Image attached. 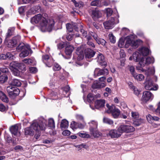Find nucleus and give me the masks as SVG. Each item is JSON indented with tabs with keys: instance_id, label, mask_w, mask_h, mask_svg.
Listing matches in <instances>:
<instances>
[{
	"instance_id": "1",
	"label": "nucleus",
	"mask_w": 160,
	"mask_h": 160,
	"mask_svg": "<svg viewBox=\"0 0 160 160\" xmlns=\"http://www.w3.org/2000/svg\"><path fill=\"white\" fill-rule=\"evenodd\" d=\"M31 22L33 24L39 23L41 30L43 32L51 31L54 24L53 20H49L45 15L40 14L36 15L32 18Z\"/></svg>"
},
{
	"instance_id": "35",
	"label": "nucleus",
	"mask_w": 160,
	"mask_h": 160,
	"mask_svg": "<svg viewBox=\"0 0 160 160\" xmlns=\"http://www.w3.org/2000/svg\"><path fill=\"white\" fill-rule=\"evenodd\" d=\"M90 132L91 134L95 138L99 137L102 135L101 133L97 131L96 129L94 131H91Z\"/></svg>"
},
{
	"instance_id": "18",
	"label": "nucleus",
	"mask_w": 160,
	"mask_h": 160,
	"mask_svg": "<svg viewBox=\"0 0 160 160\" xmlns=\"http://www.w3.org/2000/svg\"><path fill=\"white\" fill-rule=\"evenodd\" d=\"M26 49L31 50V48L29 45L28 44L25 45L24 43H20L17 48L16 50L18 52H22Z\"/></svg>"
},
{
	"instance_id": "17",
	"label": "nucleus",
	"mask_w": 160,
	"mask_h": 160,
	"mask_svg": "<svg viewBox=\"0 0 160 160\" xmlns=\"http://www.w3.org/2000/svg\"><path fill=\"white\" fill-rule=\"evenodd\" d=\"M108 135L112 138H117L121 136V133L118 131V130L116 129H112L110 131Z\"/></svg>"
},
{
	"instance_id": "32",
	"label": "nucleus",
	"mask_w": 160,
	"mask_h": 160,
	"mask_svg": "<svg viewBox=\"0 0 160 160\" xmlns=\"http://www.w3.org/2000/svg\"><path fill=\"white\" fill-rule=\"evenodd\" d=\"M0 98L2 100L5 102H8V99L5 94L2 91H0Z\"/></svg>"
},
{
	"instance_id": "25",
	"label": "nucleus",
	"mask_w": 160,
	"mask_h": 160,
	"mask_svg": "<svg viewBox=\"0 0 160 160\" xmlns=\"http://www.w3.org/2000/svg\"><path fill=\"white\" fill-rule=\"evenodd\" d=\"M74 49L73 46L70 45L69 43V44L67 45L65 48V52L67 55H70Z\"/></svg>"
},
{
	"instance_id": "14",
	"label": "nucleus",
	"mask_w": 160,
	"mask_h": 160,
	"mask_svg": "<svg viewBox=\"0 0 160 160\" xmlns=\"http://www.w3.org/2000/svg\"><path fill=\"white\" fill-rule=\"evenodd\" d=\"M108 73V70L107 69H100L96 68L94 70V75L95 77H96L101 75H107Z\"/></svg>"
},
{
	"instance_id": "56",
	"label": "nucleus",
	"mask_w": 160,
	"mask_h": 160,
	"mask_svg": "<svg viewBox=\"0 0 160 160\" xmlns=\"http://www.w3.org/2000/svg\"><path fill=\"white\" fill-rule=\"evenodd\" d=\"M146 118L148 122H152V121L153 116H152L150 114H148L146 116Z\"/></svg>"
},
{
	"instance_id": "31",
	"label": "nucleus",
	"mask_w": 160,
	"mask_h": 160,
	"mask_svg": "<svg viewBox=\"0 0 160 160\" xmlns=\"http://www.w3.org/2000/svg\"><path fill=\"white\" fill-rule=\"evenodd\" d=\"M31 50H30L26 49L21 52L19 54V56L22 58H24L27 57L28 55L29 52H31Z\"/></svg>"
},
{
	"instance_id": "53",
	"label": "nucleus",
	"mask_w": 160,
	"mask_h": 160,
	"mask_svg": "<svg viewBox=\"0 0 160 160\" xmlns=\"http://www.w3.org/2000/svg\"><path fill=\"white\" fill-rule=\"evenodd\" d=\"M66 27L67 29L68 32H71L72 31V27L71 24L69 23H67L66 25Z\"/></svg>"
},
{
	"instance_id": "9",
	"label": "nucleus",
	"mask_w": 160,
	"mask_h": 160,
	"mask_svg": "<svg viewBox=\"0 0 160 160\" xmlns=\"http://www.w3.org/2000/svg\"><path fill=\"white\" fill-rule=\"evenodd\" d=\"M6 90L9 96L11 97H15L19 93V90L17 87L10 85L7 87Z\"/></svg>"
},
{
	"instance_id": "21",
	"label": "nucleus",
	"mask_w": 160,
	"mask_h": 160,
	"mask_svg": "<svg viewBox=\"0 0 160 160\" xmlns=\"http://www.w3.org/2000/svg\"><path fill=\"white\" fill-rule=\"evenodd\" d=\"M76 53L78 55V57H77V60L78 61H80L83 58V52L82 49L81 48L78 47L77 48Z\"/></svg>"
},
{
	"instance_id": "24",
	"label": "nucleus",
	"mask_w": 160,
	"mask_h": 160,
	"mask_svg": "<svg viewBox=\"0 0 160 160\" xmlns=\"http://www.w3.org/2000/svg\"><path fill=\"white\" fill-rule=\"evenodd\" d=\"M102 16L101 12L98 10H93L92 12V16L94 20H96Z\"/></svg>"
},
{
	"instance_id": "48",
	"label": "nucleus",
	"mask_w": 160,
	"mask_h": 160,
	"mask_svg": "<svg viewBox=\"0 0 160 160\" xmlns=\"http://www.w3.org/2000/svg\"><path fill=\"white\" fill-rule=\"evenodd\" d=\"M23 61L27 64H31L33 63L34 61L33 60L29 58L24 59L23 60Z\"/></svg>"
},
{
	"instance_id": "58",
	"label": "nucleus",
	"mask_w": 160,
	"mask_h": 160,
	"mask_svg": "<svg viewBox=\"0 0 160 160\" xmlns=\"http://www.w3.org/2000/svg\"><path fill=\"white\" fill-rule=\"evenodd\" d=\"M132 116L134 118H138L139 117L138 113L137 112H132Z\"/></svg>"
},
{
	"instance_id": "47",
	"label": "nucleus",
	"mask_w": 160,
	"mask_h": 160,
	"mask_svg": "<svg viewBox=\"0 0 160 160\" xmlns=\"http://www.w3.org/2000/svg\"><path fill=\"white\" fill-rule=\"evenodd\" d=\"M78 134L80 137L82 138H88L90 137L89 134H87L86 133L82 132H79L78 133Z\"/></svg>"
},
{
	"instance_id": "30",
	"label": "nucleus",
	"mask_w": 160,
	"mask_h": 160,
	"mask_svg": "<svg viewBox=\"0 0 160 160\" xmlns=\"http://www.w3.org/2000/svg\"><path fill=\"white\" fill-rule=\"evenodd\" d=\"M102 4L101 3V0H95L92 1L91 3V5L92 6H97L98 7H102Z\"/></svg>"
},
{
	"instance_id": "22",
	"label": "nucleus",
	"mask_w": 160,
	"mask_h": 160,
	"mask_svg": "<svg viewBox=\"0 0 160 160\" xmlns=\"http://www.w3.org/2000/svg\"><path fill=\"white\" fill-rule=\"evenodd\" d=\"M19 38L20 37L19 36L13 38L8 42V47L11 48L14 47L17 43L18 41L19 40Z\"/></svg>"
},
{
	"instance_id": "6",
	"label": "nucleus",
	"mask_w": 160,
	"mask_h": 160,
	"mask_svg": "<svg viewBox=\"0 0 160 160\" xmlns=\"http://www.w3.org/2000/svg\"><path fill=\"white\" fill-rule=\"evenodd\" d=\"M119 16L118 15H117V17L114 18L111 17L110 20L104 22L103 25L106 29H109L112 28L115 24L119 22L118 18Z\"/></svg>"
},
{
	"instance_id": "42",
	"label": "nucleus",
	"mask_w": 160,
	"mask_h": 160,
	"mask_svg": "<svg viewBox=\"0 0 160 160\" xmlns=\"http://www.w3.org/2000/svg\"><path fill=\"white\" fill-rule=\"evenodd\" d=\"M109 39L111 42L114 43L116 42V38L112 33H110L108 35Z\"/></svg>"
},
{
	"instance_id": "41",
	"label": "nucleus",
	"mask_w": 160,
	"mask_h": 160,
	"mask_svg": "<svg viewBox=\"0 0 160 160\" xmlns=\"http://www.w3.org/2000/svg\"><path fill=\"white\" fill-rule=\"evenodd\" d=\"M143 122L144 120L140 118L135 120L133 122V123L136 126H139Z\"/></svg>"
},
{
	"instance_id": "51",
	"label": "nucleus",
	"mask_w": 160,
	"mask_h": 160,
	"mask_svg": "<svg viewBox=\"0 0 160 160\" xmlns=\"http://www.w3.org/2000/svg\"><path fill=\"white\" fill-rule=\"evenodd\" d=\"M124 40L122 39H120L118 42V46L120 48H122L124 46Z\"/></svg>"
},
{
	"instance_id": "26",
	"label": "nucleus",
	"mask_w": 160,
	"mask_h": 160,
	"mask_svg": "<svg viewBox=\"0 0 160 160\" xmlns=\"http://www.w3.org/2000/svg\"><path fill=\"white\" fill-rule=\"evenodd\" d=\"M104 58L103 55L101 53L98 54L97 57V61L100 64H103V65H105L106 64L105 62H104Z\"/></svg>"
},
{
	"instance_id": "55",
	"label": "nucleus",
	"mask_w": 160,
	"mask_h": 160,
	"mask_svg": "<svg viewBox=\"0 0 160 160\" xmlns=\"http://www.w3.org/2000/svg\"><path fill=\"white\" fill-rule=\"evenodd\" d=\"M29 70L31 73H35L37 71L36 68L33 67H30L29 68Z\"/></svg>"
},
{
	"instance_id": "19",
	"label": "nucleus",
	"mask_w": 160,
	"mask_h": 160,
	"mask_svg": "<svg viewBox=\"0 0 160 160\" xmlns=\"http://www.w3.org/2000/svg\"><path fill=\"white\" fill-rule=\"evenodd\" d=\"M105 100L103 99L98 100L95 103V106L96 108L99 109L104 106Z\"/></svg>"
},
{
	"instance_id": "36",
	"label": "nucleus",
	"mask_w": 160,
	"mask_h": 160,
	"mask_svg": "<svg viewBox=\"0 0 160 160\" xmlns=\"http://www.w3.org/2000/svg\"><path fill=\"white\" fill-rule=\"evenodd\" d=\"M103 122L104 123H107L110 125H112L113 124V121L110 118L104 117L103 119Z\"/></svg>"
},
{
	"instance_id": "11",
	"label": "nucleus",
	"mask_w": 160,
	"mask_h": 160,
	"mask_svg": "<svg viewBox=\"0 0 160 160\" xmlns=\"http://www.w3.org/2000/svg\"><path fill=\"white\" fill-rule=\"evenodd\" d=\"M42 60L46 65L49 67H51L53 62V59L52 58H50L48 55L42 56Z\"/></svg>"
},
{
	"instance_id": "46",
	"label": "nucleus",
	"mask_w": 160,
	"mask_h": 160,
	"mask_svg": "<svg viewBox=\"0 0 160 160\" xmlns=\"http://www.w3.org/2000/svg\"><path fill=\"white\" fill-rule=\"evenodd\" d=\"M70 127L73 130H74L78 128V123L73 121L71 123Z\"/></svg>"
},
{
	"instance_id": "39",
	"label": "nucleus",
	"mask_w": 160,
	"mask_h": 160,
	"mask_svg": "<svg viewBox=\"0 0 160 160\" xmlns=\"http://www.w3.org/2000/svg\"><path fill=\"white\" fill-rule=\"evenodd\" d=\"M48 126L51 128H55L54 121L53 118H50L48 119Z\"/></svg>"
},
{
	"instance_id": "2",
	"label": "nucleus",
	"mask_w": 160,
	"mask_h": 160,
	"mask_svg": "<svg viewBox=\"0 0 160 160\" xmlns=\"http://www.w3.org/2000/svg\"><path fill=\"white\" fill-rule=\"evenodd\" d=\"M139 55V54L137 52L133 53L132 55L129 58V60L130 61L133 60L136 62H138L140 66L137 67V69L143 72L144 70L142 68V67L150 64L153 63L154 62V59L153 57H148L147 58L142 57L140 59Z\"/></svg>"
},
{
	"instance_id": "45",
	"label": "nucleus",
	"mask_w": 160,
	"mask_h": 160,
	"mask_svg": "<svg viewBox=\"0 0 160 160\" xmlns=\"http://www.w3.org/2000/svg\"><path fill=\"white\" fill-rule=\"evenodd\" d=\"M96 42L99 44H101L102 46H104L106 42L103 39L99 38L98 40H97Z\"/></svg>"
},
{
	"instance_id": "43",
	"label": "nucleus",
	"mask_w": 160,
	"mask_h": 160,
	"mask_svg": "<svg viewBox=\"0 0 160 160\" xmlns=\"http://www.w3.org/2000/svg\"><path fill=\"white\" fill-rule=\"evenodd\" d=\"M14 30L15 28L14 27L9 28L8 29V32L7 34V37H9L12 35L14 31Z\"/></svg>"
},
{
	"instance_id": "20",
	"label": "nucleus",
	"mask_w": 160,
	"mask_h": 160,
	"mask_svg": "<svg viewBox=\"0 0 160 160\" xmlns=\"http://www.w3.org/2000/svg\"><path fill=\"white\" fill-rule=\"evenodd\" d=\"M85 55L86 58H90L93 57L95 54V52L89 48L86 49L85 50Z\"/></svg>"
},
{
	"instance_id": "15",
	"label": "nucleus",
	"mask_w": 160,
	"mask_h": 160,
	"mask_svg": "<svg viewBox=\"0 0 160 160\" xmlns=\"http://www.w3.org/2000/svg\"><path fill=\"white\" fill-rule=\"evenodd\" d=\"M11 66L12 67H15L22 71H25L26 70V66L23 63H18L17 62L13 61L11 63Z\"/></svg>"
},
{
	"instance_id": "57",
	"label": "nucleus",
	"mask_w": 160,
	"mask_h": 160,
	"mask_svg": "<svg viewBox=\"0 0 160 160\" xmlns=\"http://www.w3.org/2000/svg\"><path fill=\"white\" fill-rule=\"evenodd\" d=\"M129 68L130 72L132 76H133V75L136 74L134 72V67L132 66H129Z\"/></svg>"
},
{
	"instance_id": "16",
	"label": "nucleus",
	"mask_w": 160,
	"mask_h": 160,
	"mask_svg": "<svg viewBox=\"0 0 160 160\" xmlns=\"http://www.w3.org/2000/svg\"><path fill=\"white\" fill-rule=\"evenodd\" d=\"M106 86V84L104 82L95 81L93 82L92 85V88L94 89H100L105 87Z\"/></svg>"
},
{
	"instance_id": "34",
	"label": "nucleus",
	"mask_w": 160,
	"mask_h": 160,
	"mask_svg": "<svg viewBox=\"0 0 160 160\" xmlns=\"http://www.w3.org/2000/svg\"><path fill=\"white\" fill-rule=\"evenodd\" d=\"M133 77L135 79L140 81H142L144 78V76L142 74L137 75L136 73L135 75H133Z\"/></svg>"
},
{
	"instance_id": "63",
	"label": "nucleus",
	"mask_w": 160,
	"mask_h": 160,
	"mask_svg": "<svg viewBox=\"0 0 160 160\" xmlns=\"http://www.w3.org/2000/svg\"><path fill=\"white\" fill-rule=\"evenodd\" d=\"M40 130H41V129H39V130L37 131V132H35V133H36L35 135V137L37 139H38L40 136V133L39 132Z\"/></svg>"
},
{
	"instance_id": "62",
	"label": "nucleus",
	"mask_w": 160,
	"mask_h": 160,
	"mask_svg": "<svg viewBox=\"0 0 160 160\" xmlns=\"http://www.w3.org/2000/svg\"><path fill=\"white\" fill-rule=\"evenodd\" d=\"M120 55L121 58H124L125 57L126 55L124 51L123 50H121L120 51Z\"/></svg>"
},
{
	"instance_id": "27",
	"label": "nucleus",
	"mask_w": 160,
	"mask_h": 160,
	"mask_svg": "<svg viewBox=\"0 0 160 160\" xmlns=\"http://www.w3.org/2000/svg\"><path fill=\"white\" fill-rule=\"evenodd\" d=\"M10 69L12 72L13 74L15 76H19L20 74V72L18 69V68L15 67L11 66V63L10 64Z\"/></svg>"
},
{
	"instance_id": "40",
	"label": "nucleus",
	"mask_w": 160,
	"mask_h": 160,
	"mask_svg": "<svg viewBox=\"0 0 160 160\" xmlns=\"http://www.w3.org/2000/svg\"><path fill=\"white\" fill-rule=\"evenodd\" d=\"M69 44L68 42H61L57 45V47L59 49H61L63 48L64 47H66L67 45Z\"/></svg>"
},
{
	"instance_id": "5",
	"label": "nucleus",
	"mask_w": 160,
	"mask_h": 160,
	"mask_svg": "<svg viewBox=\"0 0 160 160\" xmlns=\"http://www.w3.org/2000/svg\"><path fill=\"white\" fill-rule=\"evenodd\" d=\"M125 44L124 45L126 48H128L131 46L134 48H137L139 45L142 43V41L140 39L134 40L132 38L127 37Z\"/></svg>"
},
{
	"instance_id": "23",
	"label": "nucleus",
	"mask_w": 160,
	"mask_h": 160,
	"mask_svg": "<svg viewBox=\"0 0 160 160\" xmlns=\"http://www.w3.org/2000/svg\"><path fill=\"white\" fill-rule=\"evenodd\" d=\"M90 126V132L94 131L97 129L98 123L97 121L95 120H92L88 123Z\"/></svg>"
},
{
	"instance_id": "12",
	"label": "nucleus",
	"mask_w": 160,
	"mask_h": 160,
	"mask_svg": "<svg viewBox=\"0 0 160 160\" xmlns=\"http://www.w3.org/2000/svg\"><path fill=\"white\" fill-rule=\"evenodd\" d=\"M149 52V49L145 47H142L139 49L138 51H136L133 53L137 52L139 55V57L141 59L142 57H144V56L148 55Z\"/></svg>"
},
{
	"instance_id": "28",
	"label": "nucleus",
	"mask_w": 160,
	"mask_h": 160,
	"mask_svg": "<svg viewBox=\"0 0 160 160\" xmlns=\"http://www.w3.org/2000/svg\"><path fill=\"white\" fill-rule=\"evenodd\" d=\"M68 126V122L66 119L62 120L60 124V128L62 130L67 128Z\"/></svg>"
},
{
	"instance_id": "4",
	"label": "nucleus",
	"mask_w": 160,
	"mask_h": 160,
	"mask_svg": "<svg viewBox=\"0 0 160 160\" xmlns=\"http://www.w3.org/2000/svg\"><path fill=\"white\" fill-rule=\"evenodd\" d=\"M106 106L108 108L106 111V112L108 113L111 114L112 116L114 118H118L121 113L120 110L114 106H110L108 104H107Z\"/></svg>"
},
{
	"instance_id": "44",
	"label": "nucleus",
	"mask_w": 160,
	"mask_h": 160,
	"mask_svg": "<svg viewBox=\"0 0 160 160\" xmlns=\"http://www.w3.org/2000/svg\"><path fill=\"white\" fill-rule=\"evenodd\" d=\"M94 95L92 93H89L87 96V100L89 102H92L94 100Z\"/></svg>"
},
{
	"instance_id": "29",
	"label": "nucleus",
	"mask_w": 160,
	"mask_h": 160,
	"mask_svg": "<svg viewBox=\"0 0 160 160\" xmlns=\"http://www.w3.org/2000/svg\"><path fill=\"white\" fill-rule=\"evenodd\" d=\"M40 10V7L38 6H36L32 8L29 10V12L32 14H34L37 12H39Z\"/></svg>"
},
{
	"instance_id": "7",
	"label": "nucleus",
	"mask_w": 160,
	"mask_h": 160,
	"mask_svg": "<svg viewBox=\"0 0 160 160\" xmlns=\"http://www.w3.org/2000/svg\"><path fill=\"white\" fill-rule=\"evenodd\" d=\"M118 130L121 135L123 132H132L134 131L135 128L133 126L130 125L122 124L119 126L118 128Z\"/></svg>"
},
{
	"instance_id": "50",
	"label": "nucleus",
	"mask_w": 160,
	"mask_h": 160,
	"mask_svg": "<svg viewBox=\"0 0 160 160\" xmlns=\"http://www.w3.org/2000/svg\"><path fill=\"white\" fill-rule=\"evenodd\" d=\"M15 54L13 52L12 53L9 52L7 53H6L7 59H13L14 57V55Z\"/></svg>"
},
{
	"instance_id": "37",
	"label": "nucleus",
	"mask_w": 160,
	"mask_h": 160,
	"mask_svg": "<svg viewBox=\"0 0 160 160\" xmlns=\"http://www.w3.org/2000/svg\"><path fill=\"white\" fill-rule=\"evenodd\" d=\"M8 79V77L6 74H4L0 76V83H3L7 81Z\"/></svg>"
},
{
	"instance_id": "13",
	"label": "nucleus",
	"mask_w": 160,
	"mask_h": 160,
	"mask_svg": "<svg viewBox=\"0 0 160 160\" xmlns=\"http://www.w3.org/2000/svg\"><path fill=\"white\" fill-rule=\"evenodd\" d=\"M21 128V125L20 124H16L12 126L10 128V131L12 133L16 136L20 135L19 129Z\"/></svg>"
},
{
	"instance_id": "60",
	"label": "nucleus",
	"mask_w": 160,
	"mask_h": 160,
	"mask_svg": "<svg viewBox=\"0 0 160 160\" xmlns=\"http://www.w3.org/2000/svg\"><path fill=\"white\" fill-rule=\"evenodd\" d=\"M107 16H110L112 14V11L111 8H107L106 9Z\"/></svg>"
},
{
	"instance_id": "52",
	"label": "nucleus",
	"mask_w": 160,
	"mask_h": 160,
	"mask_svg": "<svg viewBox=\"0 0 160 160\" xmlns=\"http://www.w3.org/2000/svg\"><path fill=\"white\" fill-rule=\"evenodd\" d=\"M61 68L60 66L58 63H55L54 64L53 67V70L55 71H58Z\"/></svg>"
},
{
	"instance_id": "59",
	"label": "nucleus",
	"mask_w": 160,
	"mask_h": 160,
	"mask_svg": "<svg viewBox=\"0 0 160 160\" xmlns=\"http://www.w3.org/2000/svg\"><path fill=\"white\" fill-rule=\"evenodd\" d=\"M70 132L68 130H64L62 132V134L65 136H69L70 135Z\"/></svg>"
},
{
	"instance_id": "64",
	"label": "nucleus",
	"mask_w": 160,
	"mask_h": 160,
	"mask_svg": "<svg viewBox=\"0 0 160 160\" xmlns=\"http://www.w3.org/2000/svg\"><path fill=\"white\" fill-rule=\"evenodd\" d=\"M132 90L134 93L136 95L138 96L140 94V91L135 87V89H133Z\"/></svg>"
},
{
	"instance_id": "61",
	"label": "nucleus",
	"mask_w": 160,
	"mask_h": 160,
	"mask_svg": "<svg viewBox=\"0 0 160 160\" xmlns=\"http://www.w3.org/2000/svg\"><path fill=\"white\" fill-rule=\"evenodd\" d=\"M90 34L92 36V37L96 41H97V40H98V36L96 33H93V32H91L90 33Z\"/></svg>"
},
{
	"instance_id": "10",
	"label": "nucleus",
	"mask_w": 160,
	"mask_h": 160,
	"mask_svg": "<svg viewBox=\"0 0 160 160\" xmlns=\"http://www.w3.org/2000/svg\"><path fill=\"white\" fill-rule=\"evenodd\" d=\"M153 98V95L149 91L143 92L142 98V100L144 102H147L149 100H152Z\"/></svg>"
},
{
	"instance_id": "38",
	"label": "nucleus",
	"mask_w": 160,
	"mask_h": 160,
	"mask_svg": "<svg viewBox=\"0 0 160 160\" xmlns=\"http://www.w3.org/2000/svg\"><path fill=\"white\" fill-rule=\"evenodd\" d=\"M80 32L82 33L83 36L87 38V39L88 40H90L92 38L91 36H87L86 31H84V30L82 29H80Z\"/></svg>"
},
{
	"instance_id": "54",
	"label": "nucleus",
	"mask_w": 160,
	"mask_h": 160,
	"mask_svg": "<svg viewBox=\"0 0 160 160\" xmlns=\"http://www.w3.org/2000/svg\"><path fill=\"white\" fill-rule=\"evenodd\" d=\"M102 5L107 6L110 3L109 0H101Z\"/></svg>"
},
{
	"instance_id": "3",
	"label": "nucleus",
	"mask_w": 160,
	"mask_h": 160,
	"mask_svg": "<svg viewBox=\"0 0 160 160\" xmlns=\"http://www.w3.org/2000/svg\"><path fill=\"white\" fill-rule=\"evenodd\" d=\"M46 120L44 118H42L40 121V124L37 122H34L30 126L25 129V135L32 136L35 133V132L41 129L44 130L46 127Z\"/></svg>"
},
{
	"instance_id": "33",
	"label": "nucleus",
	"mask_w": 160,
	"mask_h": 160,
	"mask_svg": "<svg viewBox=\"0 0 160 160\" xmlns=\"http://www.w3.org/2000/svg\"><path fill=\"white\" fill-rule=\"evenodd\" d=\"M11 85L19 87L21 86V82L17 79H13L11 82Z\"/></svg>"
},
{
	"instance_id": "49",
	"label": "nucleus",
	"mask_w": 160,
	"mask_h": 160,
	"mask_svg": "<svg viewBox=\"0 0 160 160\" xmlns=\"http://www.w3.org/2000/svg\"><path fill=\"white\" fill-rule=\"evenodd\" d=\"M147 72L148 73V75L154 74L155 72L154 67H152L149 68Z\"/></svg>"
},
{
	"instance_id": "8",
	"label": "nucleus",
	"mask_w": 160,
	"mask_h": 160,
	"mask_svg": "<svg viewBox=\"0 0 160 160\" xmlns=\"http://www.w3.org/2000/svg\"><path fill=\"white\" fill-rule=\"evenodd\" d=\"M145 88L146 89L149 90H156L158 89V86L153 85L152 81L149 77L146 78L145 82Z\"/></svg>"
}]
</instances>
